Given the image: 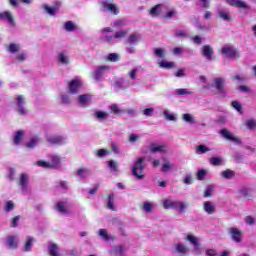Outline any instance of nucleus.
<instances>
[{"instance_id": "nucleus-1", "label": "nucleus", "mask_w": 256, "mask_h": 256, "mask_svg": "<svg viewBox=\"0 0 256 256\" xmlns=\"http://www.w3.org/2000/svg\"><path fill=\"white\" fill-rule=\"evenodd\" d=\"M163 207L164 209H175L176 211H179V213H185L187 207H189V204L181 201H172L169 199H164Z\"/></svg>"}, {"instance_id": "nucleus-2", "label": "nucleus", "mask_w": 256, "mask_h": 256, "mask_svg": "<svg viewBox=\"0 0 256 256\" xmlns=\"http://www.w3.org/2000/svg\"><path fill=\"white\" fill-rule=\"evenodd\" d=\"M144 161L145 158H138L132 167V174L136 179H143V177H145V174H143L145 169Z\"/></svg>"}, {"instance_id": "nucleus-3", "label": "nucleus", "mask_w": 256, "mask_h": 256, "mask_svg": "<svg viewBox=\"0 0 256 256\" xmlns=\"http://www.w3.org/2000/svg\"><path fill=\"white\" fill-rule=\"evenodd\" d=\"M111 71V67L104 65V66H98L93 73V79L97 81V83L103 81L105 79V75Z\"/></svg>"}, {"instance_id": "nucleus-4", "label": "nucleus", "mask_w": 256, "mask_h": 256, "mask_svg": "<svg viewBox=\"0 0 256 256\" xmlns=\"http://www.w3.org/2000/svg\"><path fill=\"white\" fill-rule=\"evenodd\" d=\"M37 165L38 167H43L44 169H49V167H53L54 169H57L59 165H61V158H59V156H52L51 164L43 160H40L37 162Z\"/></svg>"}, {"instance_id": "nucleus-5", "label": "nucleus", "mask_w": 256, "mask_h": 256, "mask_svg": "<svg viewBox=\"0 0 256 256\" xmlns=\"http://www.w3.org/2000/svg\"><path fill=\"white\" fill-rule=\"evenodd\" d=\"M214 87L218 91L220 97H227L225 92V79L224 78H214Z\"/></svg>"}, {"instance_id": "nucleus-6", "label": "nucleus", "mask_w": 256, "mask_h": 256, "mask_svg": "<svg viewBox=\"0 0 256 256\" xmlns=\"http://www.w3.org/2000/svg\"><path fill=\"white\" fill-rule=\"evenodd\" d=\"M15 103L17 106V113H19V115H26L27 109L25 108V97H23V95H18L15 99Z\"/></svg>"}, {"instance_id": "nucleus-7", "label": "nucleus", "mask_w": 256, "mask_h": 256, "mask_svg": "<svg viewBox=\"0 0 256 256\" xmlns=\"http://www.w3.org/2000/svg\"><path fill=\"white\" fill-rule=\"evenodd\" d=\"M230 237L234 243H241L243 241V232L236 227L229 229Z\"/></svg>"}, {"instance_id": "nucleus-8", "label": "nucleus", "mask_w": 256, "mask_h": 256, "mask_svg": "<svg viewBox=\"0 0 256 256\" xmlns=\"http://www.w3.org/2000/svg\"><path fill=\"white\" fill-rule=\"evenodd\" d=\"M220 135L227 141H232V143H236V145H241V139L233 136V134L227 129L220 130Z\"/></svg>"}, {"instance_id": "nucleus-9", "label": "nucleus", "mask_w": 256, "mask_h": 256, "mask_svg": "<svg viewBox=\"0 0 256 256\" xmlns=\"http://www.w3.org/2000/svg\"><path fill=\"white\" fill-rule=\"evenodd\" d=\"M187 241H189L191 245H193L195 255H201V253H203V249H201V244L199 243V241H197V238L195 236L189 234L187 236Z\"/></svg>"}, {"instance_id": "nucleus-10", "label": "nucleus", "mask_w": 256, "mask_h": 256, "mask_svg": "<svg viewBox=\"0 0 256 256\" xmlns=\"http://www.w3.org/2000/svg\"><path fill=\"white\" fill-rule=\"evenodd\" d=\"M82 85L83 83L80 79L72 80L68 85L69 93H71L72 95L79 93V89H81Z\"/></svg>"}, {"instance_id": "nucleus-11", "label": "nucleus", "mask_w": 256, "mask_h": 256, "mask_svg": "<svg viewBox=\"0 0 256 256\" xmlns=\"http://www.w3.org/2000/svg\"><path fill=\"white\" fill-rule=\"evenodd\" d=\"M103 11H107L108 13H112L113 15H119V8L115 6V4L109 3V1L101 2Z\"/></svg>"}, {"instance_id": "nucleus-12", "label": "nucleus", "mask_w": 256, "mask_h": 256, "mask_svg": "<svg viewBox=\"0 0 256 256\" xmlns=\"http://www.w3.org/2000/svg\"><path fill=\"white\" fill-rule=\"evenodd\" d=\"M0 21H7L8 25L15 27V19L13 18V14L9 11L0 13Z\"/></svg>"}, {"instance_id": "nucleus-13", "label": "nucleus", "mask_w": 256, "mask_h": 256, "mask_svg": "<svg viewBox=\"0 0 256 256\" xmlns=\"http://www.w3.org/2000/svg\"><path fill=\"white\" fill-rule=\"evenodd\" d=\"M47 141L52 145H64L67 143V138L65 136H48Z\"/></svg>"}, {"instance_id": "nucleus-14", "label": "nucleus", "mask_w": 256, "mask_h": 256, "mask_svg": "<svg viewBox=\"0 0 256 256\" xmlns=\"http://www.w3.org/2000/svg\"><path fill=\"white\" fill-rule=\"evenodd\" d=\"M231 7H237L238 9H249V5L242 0H225Z\"/></svg>"}, {"instance_id": "nucleus-15", "label": "nucleus", "mask_w": 256, "mask_h": 256, "mask_svg": "<svg viewBox=\"0 0 256 256\" xmlns=\"http://www.w3.org/2000/svg\"><path fill=\"white\" fill-rule=\"evenodd\" d=\"M164 9H165V6L163 4H157L156 6L150 9L149 13L151 17H161V15H163Z\"/></svg>"}, {"instance_id": "nucleus-16", "label": "nucleus", "mask_w": 256, "mask_h": 256, "mask_svg": "<svg viewBox=\"0 0 256 256\" xmlns=\"http://www.w3.org/2000/svg\"><path fill=\"white\" fill-rule=\"evenodd\" d=\"M61 7V3L57 2L55 7H50L47 4H43L42 8L44 9V11H46V13H48V15H51L52 17L56 15L57 11H59V8Z\"/></svg>"}, {"instance_id": "nucleus-17", "label": "nucleus", "mask_w": 256, "mask_h": 256, "mask_svg": "<svg viewBox=\"0 0 256 256\" xmlns=\"http://www.w3.org/2000/svg\"><path fill=\"white\" fill-rule=\"evenodd\" d=\"M78 102L81 107H89L91 105V95L82 94L78 96Z\"/></svg>"}, {"instance_id": "nucleus-18", "label": "nucleus", "mask_w": 256, "mask_h": 256, "mask_svg": "<svg viewBox=\"0 0 256 256\" xmlns=\"http://www.w3.org/2000/svg\"><path fill=\"white\" fill-rule=\"evenodd\" d=\"M131 85H133V82L127 81L124 78H118L115 82L117 89H127V87H131Z\"/></svg>"}, {"instance_id": "nucleus-19", "label": "nucleus", "mask_w": 256, "mask_h": 256, "mask_svg": "<svg viewBox=\"0 0 256 256\" xmlns=\"http://www.w3.org/2000/svg\"><path fill=\"white\" fill-rule=\"evenodd\" d=\"M150 151L151 153H165L167 151V146L152 143L150 144Z\"/></svg>"}, {"instance_id": "nucleus-20", "label": "nucleus", "mask_w": 256, "mask_h": 256, "mask_svg": "<svg viewBox=\"0 0 256 256\" xmlns=\"http://www.w3.org/2000/svg\"><path fill=\"white\" fill-rule=\"evenodd\" d=\"M202 55L207 59V61H211L213 59V48L209 45L203 46Z\"/></svg>"}, {"instance_id": "nucleus-21", "label": "nucleus", "mask_w": 256, "mask_h": 256, "mask_svg": "<svg viewBox=\"0 0 256 256\" xmlns=\"http://www.w3.org/2000/svg\"><path fill=\"white\" fill-rule=\"evenodd\" d=\"M28 183V178L26 174H22L20 177V186H21V191L24 194L29 193V187L27 186Z\"/></svg>"}, {"instance_id": "nucleus-22", "label": "nucleus", "mask_w": 256, "mask_h": 256, "mask_svg": "<svg viewBox=\"0 0 256 256\" xmlns=\"http://www.w3.org/2000/svg\"><path fill=\"white\" fill-rule=\"evenodd\" d=\"M217 13H218V17L222 19V21H226V22L231 21V14H229V11L218 8Z\"/></svg>"}, {"instance_id": "nucleus-23", "label": "nucleus", "mask_w": 256, "mask_h": 256, "mask_svg": "<svg viewBox=\"0 0 256 256\" xmlns=\"http://www.w3.org/2000/svg\"><path fill=\"white\" fill-rule=\"evenodd\" d=\"M222 54L226 55L227 57H235V55H237V52L232 46H224L222 47Z\"/></svg>"}, {"instance_id": "nucleus-24", "label": "nucleus", "mask_w": 256, "mask_h": 256, "mask_svg": "<svg viewBox=\"0 0 256 256\" xmlns=\"http://www.w3.org/2000/svg\"><path fill=\"white\" fill-rule=\"evenodd\" d=\"M125 253V247L123 246H114L112 247V249L110 250V255L112 256H123V254Z\"/></svg>"}, {"instance_id": "nucleus-25", "label": "nucleus", "mask_w": 256, "mask_h": 256, "mask_svg": "<svg viewBox=\"0 0 256 256\" xmlns=\"http://www.w3.org/2000/svg\"><path fill=\"white\" fill-rule=\"evenodd\" d=\"M101 41H104V43H108L109 45H115V43H118L117 39L115 38V35H105L103 34L100 37Z\"/></svg>"}, {"instance_id": "nucleus-26", "label": "nucleus", "mask_w": 256, "mask_h": 256, "mask_svg": "<svg viewBox=\"0 0 256 256\" xmlns=\"http://www.w3.org/2000/svg\"><path fill=\"white\" fill-rule=\"evenodd\" d=\"M99 237H101L103 241H113V239H115V236L107 233L106 229L99 230Z\"/></svg>"}, {"instance_id": "nucleus-27", "label": "nucleus", "mask_w": 256, "mask_h": 256, "mask_svg": "<svg viewBox=\"0 0 256 256\" xmlns=\"http://www.w3.org/2000/svg\"><path fill=\"white\" fill-rule=\"evenodd\" d=\"M6 245L9 247V249H17V237L8 236L6 239Z\"/></svg>"}, {"instance_id": "nucleus-28", "label": "nucleus", "mask_w": 256, "mask_h": 256, "mask_svg": "<svg viewBox=\"0 0 256 256\" xmlns=\"http://www.w3.org/2000/svg\"><path fill=\"white\" fill-rule=\"evenodd\" d=\"M175 250L180 255H187V253H189V248L185 246V244H181V243L176 244Z\"/></svg>"}, {"instance_id": "nucleus-29", "label": "nucleus", "mask_w": 256, "mask_h": 256, "mask_svg": "<svg viewBox=\"0 0 256 256\" xmlns=\"http://www.w3.org/2000/svg\"><path fill=\"white\" fill-rule=\"evenodd\" d=\"M58 61L62 65H69V55L67 54V52H60L58 54Z\"/></svg>"}, {"instance_id": "nucleus-30", "label": "nucleus", "mask_w": 256, "mask_h": 256, "mask_svg": "<svg viewBox=\"0 0 256 256\" xmlns=\"http://www.w3.org/2000/svg\"><path fill=\"white\" fill-rule=\"evenodd\" d=\"M66 207H67V202L65 201H60L56 205L57 211L62 215H67V209H65Z\"/></svg>"}, {"instance_id": "nucleus-31", "label": "nucleus", "mask_w": 256, "mask_h": 256, "mask_svg": "<svg viewBox=\"0 0 256 256\" xmlns=\"http://www.w3.org/2000/svg\"><path fill=\"white\" fill-rule=\"evenodd\" d=\"M139 39H141V35L134 33L128 37L127 43L130 45H137V43H139Z\"/></svg>"}, {"instance_id": "nucleus-32", "label": "nucleus", "mask_w": 256, "mask_h": 256, "mask_svg": "<svg viewBox=\"0 0 256 256\" xmlns=\"http://www.w3.org/2000/svg\"><path fill=\"white\" fill-rule=\"evenodd\" d=\"M48 251L50 256H59V246L57 244L50 243L48 245Z\"/></svg>"}, {"instance_id": "nucleus-33", "label": "nucleus", "mask_w": 256, "mask_h": 256, "mask_svg": "<svg viewBox=\"0 0 256 256\" xmlns=\"http://www.w3.org/2000/svg\"><path fill=\"white\" fill-rule=\"evenodd\" d=\"M204 211L208 213V215H213V213H215V206L212 202L207 201L204 203Z\"/></svg>"}, {"instance_id": "nucleus-34", "label": "nucleus", "mask_w": 256, "mask_h": 256, "mask_svg": "<svg viewBox=\"0 0 256 256\" xmlns=\"http://www.w3.org/2000/svg\"><path fill=\"white\" fill-rule=\"evenodd\" d=\"M77 175L80 179H85V177H89V175H91V171L87 168H80L77 171Z\"/></svg>"}, {"instance_id": "nucleus-35", "label": "nucleus", "mask_w": 256, "mask_h": 256, "mask_svg": "<svg viewBox=\"0 0 256 256\" xmlns=\"http://www.w3.org/2000/svg\"><path fill=\"white\" fill-rule=\"evenodd\" d=\"M25 132L23 130H19L15 132L14 134V145H19L21 143V140L23 139V135Z\"/></svg>"}, {"instance_id": "nucleus-36", "label": "nucleus", "mask_w": 256, "mask_h": 256, "mask_svg": "<svg viewBox=\"0 0 256 256\" xmlns=\"http://www.w3.org/2000/svg\"><path fill=\"white\" fill-rule=\"evenodd\" d=\"M107 208L110 211H115V195L110 194L107 201Z\"/></svg>"}, {"instance_id": "nucleus-37", "label": "nucleus", "mask_w": 256, "mask_h": 256, "mask_svg": "<svg viewBox=\"0 0 256 256\" xmlns=\"http://www.w3.org/2000/svg\"><path fill=\"white\" fill-rule=\"evenodd\" d=\"M163 115L167 121H177V116L169 110H164Z\"/></svg>"}, {"instance_id": "nucleus-38", "label": "nucleus", "mask_w": 256, "mask_h": 256, "mask_svg": "<svg viewBox=\"0 0 256 256\" xmlns=\"http://www.w3.org/2000/svg\"><path fill=\"white\" fill-rule=\"evenodd\" d=\"M108 169H110L111 173H117L119 171V167L117 166V162L114 160H110L107 162Z\"/></svg>"}, {"instance_id": "nucleus-39", "label": "nucleus", "mask_w": 256, "mask_h": 256, "mask_svg": "<svg viewBox=\"0 0 256 256\" xmlns=\"http://www.w3.org/2000/svg\"><path fill=\"white\" fill-rule=\"evenodd\" d=\"M211 151V148L205 146V145H199L196 147V153L197 155H203L207 152Z\"/></svg>"}, {"instance_id": "nucleus-40", "label": "nucleus", "mask_w": 256, "mask_h": 256, "mask_svg": "<svg viewBox=\"0 0 256 256\" xmlns=\"http://www.w3.org/2000/svg\"><path fill=\"white\" fill-rule=\"evenodd\" d=\"M37 143H39V137L35 136L31 138V140L28 143H26V147L28 149H33L34 147H37Z\"/></svg>"}, {"instance_id": "nucleus-41", "label": "nucleus", "mask_w": 256, "mask_h": 256, "mask_svg": "<svg viewBox=\"0 0 256 256\" xmlns=\"http://www.w3.org/2000/svg\"><path fill=\"white\" fill-rule=\"evenodd\" d=\"M125 25H127V20L125 19L116 20L112 23V27L116 29H121V27H125Z\"/></svg>"}, {"instance_id": "nucleus-42", "label": "nucleus", "mask_w": 256, "mask_h": 256, "mask_svg": "<svg viewBox=\"0 0 256 256\" xmlns=\"http://www.w3.org/2000/svg\"><path fill=\"white\" fill-rule=\"evenodd\" d=\"M94 115L100 121H103L109 117V113L103 111H96Z\"/></svg>"}, {"instance_id": "nucleus-43", "label": "nucleus", "mask_w": 256, "mask_h": 256, "mask_svg": "<svg viewBox=\"0 0 256 256\" xmlns=\"http://www.w3.org/2000/svg\"><path fill=\"white\" fill-rule=\"evenodd\" d=\"M154 55L159 57V59H165V49L164 48H155Z\"/></svg>"}, {"instance_id": "nucleus-44", "label": "nucleus", "mask_w": 256, "mask_h": 256, "mask_svg": "<svg viewBox=\"0 0 256 256\" xmlns=\"http://www.w3.org/2000/svg\"><path fill=\"white\" fill-rule=\"evenodd\" d=\"M127 33H129V30H120L114 34V37L116 38V41L117 39H124V37H127Z\"/></svg>"}, {"instance_id": "nucleus-45", "label": "nucleus", "mask_w": 256, "mask_h": 256, "mask_svg": "<svg viewBox=\"0 0 256 256\" xmlns=\"http://www.w3.org/2000/svg\"><path fill=\"white\" fill-rule=\"evenodd\" d=\"M121 58L119 57V54L117 53H110L107 56V61H111L112 63H117Z\"/></svg>"}, {"instance_id": "nucleus-46", "label": "nucleus", "mask_w": 256, "mask_h": 256, "mask_svg": "<svg viewBox=\"0 0 256 256\" xmlns=\"http://www.w3.org/2000/svg\"><path fill=\"white\" fill-rule=\"evenodd\" d=\"M174 63L173 62H167V61H161L159 63V66L162 68V69H173L174 67Z\"/></svg>"}, {"instance_id": "nucleus-47", "label": "nucleus", "mask_w": 256, "mask_h": 256, "mask_svg": "<svg viewBox=\"0 0 256 256\" xmlns=\"http://www.w3.org/2000/svg\"><path fill=\"white\" fill-rule=\"evenodd\" d=\"M110 111L114 113V115H120V113H123V110H121L117 104L110 105Z\"/></svg>"}, {"instance_id": "nucleus-48", "label": "nucleus", "mask_w": 256, "mask_h": 256, "mask_svg": "<svg viewBox=\"0 0 256 256\" xmlns=\"http://www.w3.org/2000/svg\"><path fill=\"white\" fill-rule=\"evenodd\" d=\"M139 71V68L135 67L132 70L128 72V76L131 79V81H135L137 79V72Z\"/></svg>"}, {"instance_id": "nucleus-49", "label": "nucleus", "mask_w": 256, "mask_h": 256, "mask_svg": "<svg viewBox=\"0 0 256 256\" xmlns=\"http://www.w3.org/2000/svg\"><path fill=\"white\" fill-rule=\"evenodd\" d=\"M222 177H224V179H231L232 177L235 176V172H233L232 170L228 169L225 170L221 173Z\"/></svg>"}, {"instance_id": "nucleus-50", "label": "nucleus", "mask_w": 256, "mask_h": 256, "mask_svg": "<svg viewBox=\"0 0 256 256\" xmlns=\"http://www.w3.org/2000/svg\"><path fill=\"white\" fill-rule=\"evenodd\" d=\"M210 163H211V165H214L215 167H217L223 163V159H221L219 157H212L210 159Z\"/></svg>"}, {"instance_id": "nucleus-51", "label": "nucleus", "mask_w": 256, "mask_h": 256, "mask_svg": "<svg viewBox=\"0 0 256 256\" xmlns=\"http://www.w3.org/2000/svg\"><path fill=\"white\" fill-rule=\"evenodd\" d=\"M64 29L68 32L75 31V24H73L71 21H68L64 24Z\"/></svg>"}, {"instance_id": "nucleus-52", "label": "nucleus", "mask_w": 256, "mask_h": 256, "mask_svg": "<svg viewBox=\"0 0 256 256\" xmlns=\"http://www.w3.org/2000/svg\"><path fill=\"white\" fill-rule=\"evenodd\" d=\"M33 241H35V239H33L32 237H28L24 247V251H31V246L33 245Z\"/></svg>"}, {"instance_id": "nucleus-53", "label": "nucleus", "mask_w": 256, "mask_h": 256, "mask_svg": "<svg viewBox=\"0 0 256 256\" xmlns=\"http://www.w3.org/2000/svg\"><path fill=\"white\" fill-rule=\"evenodd\" d=\"M171 169H173V164H171L170 162H165V163L162 165L161 171H162L163 173H167V171H171Z\"/></svg>"}, {"instance_id": "nucleus-54", "label": "nucleus", "mask_w": 256, "mask_h": 256, "mask_svg": "<svg viewBox=\"0 0 256 256\" xmlns=\"http://www.w3.org/2000/svg\"><path fill=\"white\" fill-rule=\"evenodd\" d=\"M176 95H191V91L189 89L180 88L175 90Z\"/></svg>"}, {"instance_id": "nucleus-55", "label": "nucleus", "mask_w": 256, "mask_h": 256, "mask_svg": "<svg viewBox=\"0 0 256 256\" xmlns=\"http://www.w3.org/2000/svg\"><path fill=\"white\" fill-rule=\"evenodd\" d=\"M143 210L145 211V213H151V211H153V204L145 202L143 205Z\"/></svg>"}, {"instance_id": "nucleus-56", "label": "nucleus", "mask_w": 256, "mask_h": 256, "mask_svg": "<svg viewBox=\"0 0 256 256\" xmlns=\"http://www.w3.org/2000/svg\"><path fill=\"white\" fill-rule=\"evenodd\" d=\"M183 120L186 123H195V119L193 118V115H191V114H184L183 115Z\"/></svg>"}, {"instance_id": "nucleus-57", "label": "nucleus", "mask_w": 256, "mask_h": 256, "mask_svg": "<svg viewBox=\"0 0 256 256\" xmlns=\"http://www.w3.org/2000/svg\"><path fill=\"white\" fill-rule=\"evenodd\" d=\"M198 3L200 7H203L204 9H209L210 7V0H198Z\"/></svg>"}, {"instance_id": "nucleus-58", "label": "nucleus", "mask_w": 256, "mask_h": 256, "mask_svg": "<svg viewBox=\"0 0 256 256\" xmlns=\"http://www.w3.org/2000/svg\"><path fill=\"white\" fill-rule=\"evenodd\" d=\"M214 189H215V186H213V185L207 186V188L205 190L204 197H211V193H213Z\"/></svg>"}, {"instance_id": "nucleus-59", "label": "nucleus", "mask_w": 256, "mask_h": 256, "mask_svg": "<svg viewBox=\"0 0 256 256\" xmlns=\"http://www.w3.org/2000/svg\"><path fill=\"white\" fill-rule=\"evenodd\" d=\"M15 207V204L13 203V201H8L5 205L4 210L8 213L9 211H13Z\"/></svg>"}, {"instance_id": "nucleus-60", "label": "nucleus", "mask_w": 256, "mask_h": 256, "mask_svg": "<svg viewBox=\"0 0 256 256\" xmlns=\"http://www.w3.org/2000/svg\"><path fill=\"white\" fill-rule=\"evenodd\" d=\"M8 51L10 53H17V51H19V45L14 44V43L10 44L9 48H8Z\"/></svg>"}, {"instance_id": "nucleus-61", "label": "nucleus", "mask_w": 256, "mask_h": 256, "mask_svg": "<svg viewBox=\"0 0 256 256\" xmlns=\"http://www.w3.org/2000/svg\"><path fill=\"white\" fill-rule=\"evenodd\" d=\"M138 139H141V135L139 134H130L129 135V142L130 143H136Z\"/></svg>"}, {"instance_id": "nucleus-62", "label": "nucleus", "mask_w": 256, "mask_h": 256, "mask_svg": "<svg viewBox=\"0 0 256 256\" xmlns=\"http://www.w3.org/2000/svg\"><path fill=\"white\" fill-rule=\"evenodd\" d=\"M175 36L176 37H189V35L187 34V31H185V30H177L175 32Z\"/></svg>"}, {"instance_id": "nucleus-63", "label": "nucleus", "mask_w": 256, "mask_h": 256, "mask_svg": "<svg viewBox=\"0 0 256 256\" xmlns=\"http://www.w3.org/2000/svg\"><path fill=\"white\" fill-rule=\"evenodd\" d=\"M111 152L109 150L106 149H100L97 151V155L99 157H105V155H109Z\"/></svg>"}, {"instance_id": "nucleus-64", "label": "nucleus", "mask_w": 256, "mask_h": 256, "mask_svg": "<svg viewBox=\"0 0 256 256\" xmlns=\"http://www.w3.org/2000/svg\"><path fill=\"white\" fill-rule=\"evenodd\" d=\"M246 127H248V129H255L256 121L255 120H247Z\"/></svg>"}]
</instances>
